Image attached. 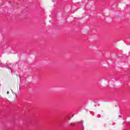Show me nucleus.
Listing matches in <instances>:
<instances>
[{
	"label": "nucleus",
	"instance_id": "1",
	"mask_svg": "<svg viewBox=\"0 0 130 130\" xmlns=\"http://www.w3.org/2000/svg\"><path fill=\"white\" fill-rule=\"evenodd\" d=\"M75 123H71L70 124V125H71V126H74L75 125Z\"/></svg>",
	"mask_w": 130,
	"mask_h": 130
},
{
	"label": "nucleus",
	"instance_id": "2",
	"mask_svg": "<svg viewBox=\"0 0 130 130\" xmlns=\"http://www.w3.org/2000/svg\"><path fill=\"white\" fill-rule=\"evenodd\" d=\"M0 67H3V63L0 62Z\"/></svg>",
	"mask_w": 130,
	"mask_h": 130
},
{
	"label": "nucleus",
	"instance_id": "3",
	"mask_svg": "<svg viewBox=\"0 0 130 130\" xmlns=\"http://www.w3.org/2000/svg\"><path fill=\"white\" fill-rule=\"evenodd\" d=\"M8 69H10L11 70V71H12V69H11L10 67H8Z\"/></svg>",
	"mask_w": 130,
	"mask_h": 130
},
{
	"label": "nucleus",
	"instance_id": "4",
	"mask_svg": "<svg viewBox=\"0 0 130 130\" xmlns=\"http://www.w3.org/2000/svg\"><path fill=\"white\" fill-rule=\"evenodd\" d=\"M80 123H83V121H81L80 122H79Z\"/></svg>",
	"mask_w": 130,
	"mask_h": 130
},
{
	"label": "nucleus",
	"instance_id": "5",
	"mask_svg": "<svg viewBox=\"0 0 130 130\" xmlns=\"http://www.w3.org/2000/svg\"><path fill=\"white\" fill-rule=\"evenodd\" d=\"M7 94H9V91L7 92Z\"/></svg>",
	"mask_w": 130,
	"mask_h": 130
},
{
	"label": "nucleus",
	"instance_id": "6",
	"mask_svg": "<svg viewBox=\"0 0 130 130\" xmlns=\"http://www.w3.org/2000/svg\"><path fill=\"white\" fill-rule=\"evenodd\" d=\"M83 130H84V127H83Z\"/></svg>",
	"mask_w": 130,
	"mask_h": 130
}]
</instances>
